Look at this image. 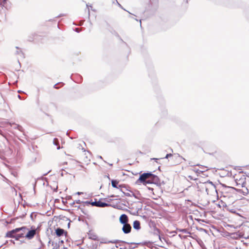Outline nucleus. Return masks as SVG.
<instances>
[{"label": "nucleus", "instance_id": "obj_1", "mask_svg": "<svg viewBox=\"0 0 249 249\" xmlns=\"http://www.w3.org/2000/svg\"><path fill=\"white\" fill-rule=\"evenodd\" d=\"M24 228H18L7 232L6 236L9 238H15L16 240H19L20 238L23 237V234L18 233L20 231H25Z\"/></svg>", "mask_w": 249, "mask_h": 249}, {"label": "nucleus", "instance_id": "obj_2", "mask_svg": "<svg viewBox=\"0 0 249 249\" xmlns=\"http://www.w3.org/2000/svg\"><path fill=\"white\" fill-rule=\"evenodd\" d=\"M204 188L207 195L213 196L217 193L215 186L212 182L209 181L204 183Z\"/></svg>", "mask_w": 249, "mask_h": 249}, {"label": "nucleus", "instance_id": "obj_3", "mask_svg": "<svg viewBox=\"0 0 249 249\" xmlns=\"http://www.w3.org/2000/svg\"><path fill=\"white\" fill-rule=\"evenodd\" d=\"M151 176H152L151 173H144L140 176L139 178L138 179L137 182H139L145 186H147L148 177Z\"/></svg>", "mask_w": 249, "mask_h": 249}, {"label": "nucleus", "instance_id": "obj_4", "mask_svg": "<svg viewBox=\"0 0 249 249\" xmlns=\"http://www.w3.org/2000/svg\"><path fill=\"white\" fill-rule=\"evenodd\" d=\"M151 176L148 177V181L147 182V185L151 184H158L160 183V179L158 176L151 173Z\"/></svg>", "mask_w": 249, "mask_h": 249}, {"label": "nucleus", "instance_id": "obj_5", "mask_svg": "<svg viewBox=\"0 0 249 249\" xmlns=\"http://www.w3.org/2000/svg\"><path fill=\"white\" fill-rule=\"evenodd\" d=\"M246 177L244 175L241 174L239 178L238 176L236 177L235 180L237 185H241L242 187H245L246 184Z\"/></svg>", "mask_w": 249, "mask_h": 249}, {"label": "nucleus", "instance_id": "obj_6", "mask_svg": "<svg viewBox=\"0 0 249 249\" xmlns=\"http://www.w3.org/2000/svg\"><path fill=\"white\" fill-rule=\"evenodd\" d=\"M31 228L32 230H29L28 229V231L26 232V234L25 235V237L27 238L28 239H32L36 234V229H35V228L33 229V227H32Z\"/></svg>", "mask_w": 249, "mask_h": 249}, {"label": "nucleus", "instance_id": "obj_7", "mask_svg": "<svg viewBox=\"0 0 249 249\" xmlns=\"http://www.w3.org/2000/svg\"><path fill=\"white\" fill-rule=\"evenodd\" d=\"M131 230V226H130V225L129 224L127 223V224L123 225L122 231H123V232L124 233H125V234L129 233V232H130Z\"/></svg>", "mask_w": 249, "mask_h": 249}, {"label": "nucleus", "instance_id": "obj_8", "mask_svg": "<svg viewBox=\"0 0 249 249\" xmlns=\"http://www.w3.org/2000/svg\"><path fill=\"white\" fill-rule=\"evenodd\" d=\"M120 222L122 224H125L128 223V217L125 214H122L119 218Z\"/></svg>", "mask_w": 249, "mask_h": 249}, {"label": "nucleus", "instance_id": "obj_9", "mask_svg": "<svg viewBox=\"0 0 249 249\" xmlns=\"http://www.w3.org/2000/svg\"><path fill=\"white\" fill-rule=\"evenodd\" d=\"M55 233L57 236H61L64 235L65 231L61 228H57L55 230Z\"/></svg>", "mask_w": 249, "mask_h": 249}, {"label": "nucleus", "instance_id": "obj_10", "mask_svg": "<svg viewBox=\"0 0 249 249\" xmlns=\"http://www.w3.org/2000/svg\"><path fill=\"white\" fill-rule=\"evenodd\" d=\"M8 124H9L11 126H12V125H14L15 126L14 127V128L15 129H17L21 132L23 131V129L22 127L19 124H17L15 123H8Z\"/></svg>", "mask_w": 249, "mask_h": 249}, {"label": "nucleus", "instance_id": "obj_11", "mask_svg": "<svg viewBox=\"0 0 249 249\" xmlns=\"http://www.w3.org/2000/svg\"><path fill=\"white\" fill-rule=\"evenodd\" d=\"M133 226L134 229L139 230L141 229L140 222L138 220H135L134 221Z\"/></svg>", "mask_w": 249, "mask_h": 249}, {"label": "nucleus", "instance_id": "obj_12", "mask_svg": "<svg viewBox=\"0 0 249 249\" xmlns=\"http://www.w3.org/2000/svg\"><path fill=\"white\" fill-rule=\"evenodd\" d=\"M110 205L108 204V203L101 202L100 200L97 201V207H98L104 208V207L109 206Z\"/></svg>", "mask_w": 249, "mask_h": 249}, {"label": "nucleus", "instance_id": "obj_13", "mask_svg": "<svg viewBox=\"0 0 249 249\" xmlns=\"http://www.w3.org/2000/svg\"><path fill=\"white\" fill-rule=\"evenodd\" d=\"M16 48L17 49V51H16L15 53L16 54L19 55L21 56H22L23 53L22 51L19 49V48L18 47H16Z\"/></svg>", "mask_w": 249, "mask_h": 249}, {"label": "nucleus", "instance_id": "obj_14", "mask_svg": "<svg viewBox=\"0 0 249 249\" xmlns=\"http://www.w3.org/2000/svg\"><path fill=\"white\" fill-rule=\"evenodd\" d=\"M118 184V182L116 180H112L111 181V185L112 187L114 188H118V187H117Z\"/></svg>", "mask_w": 249, "mask_h": 249}, {"label": "nucleus", "instance_id": "obj_15", "mask_svg": "<svg viewBox=\"0 0 249 249\" xmlns=\"http://www.w3.org/2000/svg\"><path fill=\"white\" fill-rule=\"evenodd\" d=\"M240 192L244 196H246L249 193V190L247 188H245L244 189L240 190Z\"/></svg>", "mask_w": 249, "mask_h": 249}, {"label": "nucleus", "instance_id": "obj_16", "mask_svg": "<svg viewBox=\"0 0 249 249\" xmlns=\"http://www.w3.org/2000/svg\"><path fill=\"white\" fill-rule=\"evenodd\" d=\"M21 228H24L26 230L24 231H20L18 232V233H21V234H23V237H25V234L26 233V232L28 231V228L26 227H22Z\"/></svg>", "mask_w": 249, "mask_h": 249}, {"label": "nucleus", "instance_id": "obj_17", "mask_svg": "<svg viewBox=\"0 0 249 249\" xmlns=\"http://www.w3.org/2000/svg\"><path fill=\"white\" fill-rule=\"evenodd\" d=\"M7 0H0V4L3 6H4Z\"/></svg>", "mask_w": 249, "mask_h": 249}, {"label": "nucleus", "instance_id": "obj_18", "mask_svg": "<svg viewBox=\"0 0 249 249\" xmlns=\"http://www.w3.org/2000/svg\"><path fill=\"white\" fill-rule=\"evenodd\" d=\"M82 203L84 204V206L89 205H90V201H83Z\"/></svg>", "mask_w": 249, "mask_h": 249}, {"label": "nucleus", "instance_id": "obj_19", "mask_svg": "<svg viewBox=\"0 0 249 249\" xmlns=\"http://www.w3.org/2000/svg\"><path fill=\"white\" fill-rule=\"evenodd\" d=\"M90 205H91L93 206H97V201H95L94 202L90 201Z\"/></svg>", "mask_w": 249, "mask_h": 249}, {"label": "nucleus", "instance_id": "obj_20", "mask_svg": "<svg viewBox=\"0 0 249 249\" xmlns=\"http://www.w3.org/2000/svg\"><path fill=\"white\" fill-rule=\"evenodd\" d=\"M119 242H120L119 240H113V241H109L108 242V243H118Z\"/></svg>", "mask_w": 249, "mask_h": 249}, {"label": "nucleus", "instance_id": "obj_21", "mask_svg": "<svg viewBox=\"0 0 249 249\" xmlns=\"http://www.w3.org/2000/svg\"><path fill=\"white\" fill-rule=\"evenodd\" d=\"M171 156H172V154H167L166 155V156H165V157L164 158L168 159V158H169V157H170Z\"/></svg>", "mask_w": 249, "mask_h": 249}, {"label": "nucleus", "instance_id": "obj_22", "mask_svg": "<svg viewBox=\"0 0 249 249\" xmlns=\"http://www.w3.org/2000/svg\"><path fill=\"white\" fill-rule=\"evenodd\" d=\"M137 21H140V25L141 26V23H142V20H143V19H138V18H137V19H135Z\"/></svg>", "mask_w": 249, "mask_h": 249}, {"label": "nucleus", "instance_id": "obj_23", "mask_svg": "<svg viewBox=\"0 0 249 249\" xmlns=\"http://www.w3.org/2000/svg\"><path fill=\"white\" fill-rule=\"evenodd\" d=\"M92 8H93L92 6H90L89 7H88L89 11L90 9V10H92L93 11L95 12V10L94 9H92Z\"/></svg>", "mask_w": 249, "mask_h": 249}, {"label": "nucleus", "instance_id": "obj_24", "mask_svg": "<svg viewBox=\"0 0 249 249\" xmlns=\"http://www.w3.org/2000/svg\"><path fill=\"white\" fill-rule=\"evenodd\" d=\"M75 202L77 203V204H80L81 203L83 202V201H81V200H76L75 201Z\"/></svg>", "mask_w": 249, "mask_h": 249}, {"label": "nucleus", "instance_id": "obj_25", "mask_svg": "<svg viewBox=\"0 0 249 249\" xmlns=\"http://www.w3.org/2000/svg\"><path fill=\"white\" fill-rule=\"evenodd\" d=\"M149 185H147L146 186H147V188H148L149 190H153V189L152 187H151V186H149Z\"/></svg>", "mask_w": 249, "mask_h": 249}, {"label": "nucleus", "instance_id": "obj_26", "mask_svg": "<svg viewBox=\"0 0 249 249\" xmlns=\"http://www.w3.org/2000/svg\"><path fill=\"white\" fill-rule=\"evenodd\" d=\"M75 31H76V32H77V33H79V32H80V29H79V28H76V29H75Z\"/></svg>", "mask_w": 249, "mask_h": 249}, {"label": "nucleus", "instance_id": "obj_27", "mask_svg": "<svg viewBox=\"0 0 249 249\" xmlns=\"http://www.w3.org/2000/svg\"><path fill=\"white\" fill-rule=\"evenodd\" d=\"M82 194H83V193H82V192H77V193H76V194L78 195H80Z\"/></svg>", "mask_w": 249, "mask_h": 249}, {"label": "nucleus", "instance_id": "obj_28", "mask_svg": "<svg viewBox=\"0 0 249 249\" xmlns=\"http://www.w3.org/2000/svg\"><path fill=\"white\" fill-rule=\"evenodd\" d=\"M152 160H155L156 161H157L158 160H159V159H157V158H153V159H152Z\"/></svg>", "mask_w": 249, "mask_h": 249}, {"label": "nucleus", "instance_id": "obj_29", "mask_svg": "<svg viewBox=\"0 0 249 249\" xmlns=\"http://www.w3.org/2000/svg\"><path fill=\"white\" fill-rule=\"evenodd\" d=\"M57 84L54 85V88H55V89H57V88H58V87H57Z\"/></svg>", "mask_w": 249, "mask_h": 249}, {"label": "nucleus", "instance_id": "obj_30", "mask_svg": "<svg viewBox=\"0 0 249 249\" xmlns=\"http://www.w3.org/2000/svg\"><path fill=\"white\" fill-rule=\"evenodd\" d=\"M56 140V139H54V143L55 144L57 145L56 142H55V141Z\"/></svg>", "mask_w": 249, "mask_h": 249}, {"label": "nucleus", "instance_id": "obj_31", "mask_svg": "<svg viewBox=\"0 0 249 249\" xmlns=\"http://www.w3.org/2000/svg\"><path fill=\"white\" fill-rule=\"evenodd\" d=\"M18 98L21 99V96L19 95H18Z\"/></svg>", "mask_w": 249, "mask_h": 249}, {"label": "nucleus", "instance_id": "obj_32", "mask_svg": "<svg viewBox=\"0 0 249 249\" xmlns=\"http://www.w3.org/2000/svg\"><path fill=\"white\" fill-rule=\"evenodd\" d=\"M126 195V196H130V195H129V193H127V194H126V195Z\"/></svg>", "mask_w": 249, "mask_h": 249}, {"label": "nucleus", "instance_id": "obj_33", "mask_svg": "<svg viewBox=\"0 0 249 249\" xmlns=\"http://www.w3.org/2000/svg\"><path fill=\"white\" fill-rule=\"evenodd\" d=\"M111 197H115V196L114 195H112L110 196Z\"/></svg>", "mask_w": 249, "mask_h": 249}, {"label": "nucleus", "instance_id": "obj_34", "mask_svg": "<svg viewBox=\"0 0 249 249\" xmlns=\"http://www.w3.org/2000/svg\"><path fill=\"white\" fill-rule=\"evenodd\" d=\"M70 223L69 222V224H68V227H70Z\"/></svg>", "mask_w": 249, "mask_h": 249}, {"label": "nucleus", "instance_id": "obj_35", "mask_svg": "<svg viewBox=\"0 0 249 249\" xmlns=\"http://www.w3.org/2000/svg\"><path fill=\"white\" fill-rule=\"evenodd\" d=\"M100 159H102V157L101 156H100Z\"/></svg>", "mask_w": 249, "mask_h": 249}, {"label": "nucleus", "instance_id": "obj_36", "mask_svg": "<svg viewBox=\"0 0 249 249\" xmlns=\"http://www.w3.org/2000/svg\"><path fill=\"white\" fill-rule=\"evenodd\" d=\"M111 249H114V248H111Z\"/></svg>", "mask_w": 249, "mask_h": 249}]
</instances>
